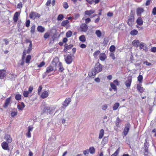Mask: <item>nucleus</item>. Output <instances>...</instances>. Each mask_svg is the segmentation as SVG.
<instances>
[{
  "instance_id": "1a4fd4ad",
  "label": "nucleus",
  "mask_w": 156,
  "mask_h": 156,
  "mask_svg": "<svg viewBox=\"0 0 156 156\" xmlns=\"http://www.w3.org/2000/svg\"><path fill=\"white\" fill-rule=\"evenodd\" d=\"M81 30L82 31L86 32L88 30L87 26L86 23H82L80 26Z\"/></svg>"
},
{
  "instance_id": "09e8293b",
  "label": "nucleus",
  "mask_w": 156,
  "mask_h": 156,
  "mask_svg": "<svg viewBox=\"0 0 156 156\" xmlns=\"http://www.w3.org/2000/svg\"><path fill=\"white\" fill-rule=\"evenodd\" d=\"M63 7L65 9H67L69 7V5L66 2H64L63 3Z\"/></svg>"
},
{
  "instance_id": "cd10ccee",
  "label": "nucleus",
  "mask_w": 156,
  "mask_h": 156,
  "mask_svg": "<svg viewBox=\"0 0 156 156\" xmlns=\"http://www.w3.org/2000/svg\"><path fill=\"white\" fill-rule=\"evenodd\" d=\"M108 140V136L104 137L102 141V143L103 144L107 143Z\"/></svg>"
},
{
  "instance_id": "dca6fc26",
  "label": "nucleus",
  "mask_w": 156,
  "mask_h": 156,
  "mask_svg": "<svg viewBox=\"0 0 156 156\" xmlns=\"http://www.w3.org/2000/svg\"><path fill=\"white\" fill-rule=\"evenodd\" d=\"M144 11V9L141 8H139L136 9V14L138 16H140L142 13Z\"/></svg>"
},
{
  "instance_id": "de8ad7c7",
  "label": "nucleus",
  "mask_w": 156,
  "mask_h": 156,
  "mask_svg": "<svg viewBox=\"0 0 156 156\" xmlns=\"http://www.w3.org/2000/svg\"><path fill=\"white\" fill-rule=\"evenodd\" d=\"M29 92L27 91H24L23 93V95L25 97H27L29 94Z\"/></svg>"
},
{
  "instance_id": "c03bdc74",
  "label": "nucleus",
  "mask_w": 156,
  "mask_h": 156,
  "mask_svg": "<svg viewBox=\"0 0 156 156\" xmlns=\"http://www.w3.org/2000/svg\"><path fill=\"white\" fill-rule=\"evenodd\" d=\"M100 50H98L96 51L93 54V55L94 57L95 58H96L99 54L100 53Z\"/></svg>"
},
{
  "instance_id": "72a5a7b5",
  "label": "nucleus",
  "mask_w": 156,
  "mask_h": 156,
  "mask_svg": "<svg viewBox=\"0 0 156 156\" xmlns=\"http://www.w3.org/2000/svg\"><path fill=\"white\" fill-rule=\"evenodd\" d=\"M89 150V152L91 154H93L95 153V149L94 147H90Z\"/></svg>"
},
{
  "instance_id": "6e6552de",
  "label": "nucleus",
  "mask_w": 156,
  "mask_h": 156,
  "mask_svg": "<svg viewBox=\"0 0 156 156\" xmlns=\"http://www.w3.org/2000/svg\"><path fill=\"white\" fill-rule=\"evenodd\" d=\"M52 109H51L50 107L45 106L43 109V112L47 114H51Z\"/></svg>"
},
{
  "instance_id": "9d476101",
  "label": "nucleus",
  "mask_w": 156,
  "mask_h": 156,
  "mask_svg": "<svg viewBox=\"0 0 156 156\" xmlns=\"http://www.w3.org/2000/svg\"><path fill=\"white\" fill-rule=\"evenodd\" d=\"M2 147L3 149L6 150H9L8 143L5 142H3L1 144Z\"/></svg>"
},
{
  "instance_id": "a878e982",
  "label": "nucleus",
  "mask_w": 156,
  "mask_h": 156,
  "mask_svg": "<svg viewBox=\"0 0 156 156\" xmlns=\"http://www.w3.org/2000/svg\"><path fill=\"white\" fill-rule=\"evenodd\" d=\"M48 95V93L47 91H45L43 92L41 95V97L42 98H45L47 97Z\"/></svg>"
},
{
  "instance_id": "774afa93",
  "label": "nucleus",
  "mask_w": 156,
  "mask_h": 156,
  "mask_svg": "<svg viewBox=\"0 0 156 156\" xmlns=\"http://www.w3.org/2000/svg\"><path fill=\"white\" fill-rule=\"evenodd\" d=\"M33 87H32L30 86L29 88L28 91L29 92V93H31V92L33 90Z\"/></svg>"
},
{
  "instance_id": "9b49d317",
  "label": "nucleus",
  "mask_w": 156,
  "mask_h": 156,
  "mask_svg": "<svg viewBox=\"0 0 156 156\" xmlns=\"http://www.w3.org/2000/svg\"><path fill=\"white\" fill-rule=\"evenodd\" d=\"M4 138L6 141L9 143H11L12 141V139L11 138L10 136L8 134H5Z\"/></svg>"
},
{
  "instance_id": "473e14b6",
  "label": "nucleus",
  "mask_w": 156,
  "mask_h": 156,
  "mask_svg": "<svg viewBox=\"0 0 156 156\" xmlns=\"http://www.w3.org/2000/svg\"><path fill=\"white\" fill-rule=\"evenodd\" d=\"M64 15L62 14H60L59 15L57 18V20L58 21H61L64 18Z\"/></svg>"
},
{
  "instance_id": "a211bd4d",
  "label": "nucleus",
  "mask_w": 156,
  "mask_h": 156,
  "mask_svg": "<svg viewBox=\"0 0 156 156\" xmlns=\"http://www.w3.org/2000/svg\"><path fill=\"white\" fill-rule=\"evenodd\" d=\"M6 76V73L4 70H0V79H3Z\"/></svg>"
},
{
  "instance_id": "7ed1b4c3",
  "label": "nucleus",
  "mask_w": 156,
  "mask_h": 156,
  "mask_svg": "<svg viewBox=\"0 0 156 156\" xmlns=\"http://www.w3.org/2000/svg\"><path fill=\"white\" fill-rule=\"evenodd\" d=\"M148 138H146L145 140V142L144 143V155L145 156H147L148 153V148L149 146L148 142H147Z\"/></svg>"
},
{
  "instance_id": "f704fd0d",
  "label": "nucleus",
  "mask_w": 156,
  "mask_h": 156,
  "mask_svg": "<svg viewBox=\"0 0 156 156\" xmlns=\"http://www.w3.org/2000/svg\"><path fill=\"white\" fill-rule=\"evenodd\" d=\"M79 40L80 41L82 42H85L86 41V38L84 35H82L80 36L79 37Z\"/></svg>"
},
{
  "instance_id": "79ce46f5",
  "label": "nucleus",
  "mask_w": 156,
  "mask_h": 156,
  "mask_svg": "<svg viewBox=\"0 0 156 156\" xmlns=\"http://www.w3.org/2000/svg\"><path fill=\"white\" fill-rule=\"evenodd\" d=\"M36 26L35 25H33L31 27L30 33L33 34L34 33Z\"/></svg>"
},
{
  "instance_id": "c85d7f7f",
  "label": "nucleus",
  "mask_w": 156,
  "mask_h": 156,
  "mask_svg": "<svg viewBox=\"0 0 156 156\" xmlns=\"http://www.w3.org/2000/svg\"><path fill=\"white\" fill-rule=\"evenodd\" d=\"M104 133V131L103 129H101L100 132L99 134V138L101 139L103 137Z\"/></svg>"
},
{
  "instance_id": "5fc2aeb1",
  "label": "nucleus",
  "mask_w": 156,
  "mask_h": 156,
  "mask_svg": "<svg viewBox=\"0 0 156 156\" xmlns=\"http://www.w3.org/2000/svg\"><path fill=\"white\" fill-rule=\"evenodd\" d=\"M107 118H108V117L107 116H105L104 117V118H103L104 121L103 122V123H104L105 122H108V121L109 119L106 120L107 119Z\"/></svg>"
},
{
  "instance_id": "393cba45",
  "label": "nucleus",
  "mask_w": 156,
  "mask_h": 156,
  "mask_svg": "<svg viewBox=\"0 0 156 156\" xmlns=\"http://www.w3.org/2000/svg\"><path fill=\"white\" fill-rule=\"evenodd\" d=\"M137 90L140 93H142L144 91V88L140 86V85L138 84L137 85Z\"/></svg>"
},
{
  "instance_id": "69168bd1",
  "label": "nucleus",
  "mask_w": 156,
  "mask_h": 156,
  "mask_svg": "<svg viewBox=\"0 0 156 156\" xmlns=\"http://www.w3.org/2000/svg\"><path fill=\"white\" fill-rule=\"evenodd\" d=\"M80 16V14L77 13L75 14L74 15V19H77Z\"/></svg>"
},
{
  "instance_id": "f257e3e1",
  "label": "nucleus",
  "mask_w": 156,
  "mask_h": 156,
  "mask_svg": "<svg viewBox=\"0 0 156 156\" xmlns=\"http://www.w3.org/2000/svg\"><path fill=\"white\" fill-rule=\"evenodd\" d=\"M102 66L99 62L95 65L94 68H92L91 71L89 73L90 76H94L97 73L100 72L102 70Z\"/></svg>"
},
{
  "instance_id": "4be33fe9",
  "label": "nucleus",
  "mask_w": 156,
  "mask_h": 156,
  "mask_svg": "<svg viewBox=\"0 0 156 156\" xmlns=\"http://www.w3.org/2000/svg\"><path fill=\"white\" fill-rule=\"evenodd\" d=\"M11 98H7L5 101V102L4 104V107L5 108L7 107L9 104V103L10 101H11Z\"/></svg>"
},
{
  "instance_id": "37998d69",
  "label": "nucleus",
  "mask_w": 156,
  "mask_h": 156,
  "mask_svg": "<svg viewBox=\"0 0 156 156\" xmlns=\"http://www.w3.org/2000/svg\"><path fill=\"white\" fill-rule=\"evenodd\" d=\"M95 34L98 37H100L101 36V33L99 30H97L96 31Z\"/></svg>"
},
{
  "instance_id": "6e6d98bb",
  "label": "nucleus",
  "mask_w": 156,
  "mask_h": 156,
  "mask_svg": "<svg viewBox=\"0 0 156 156\" xmlns=\"http://www.w3.org/2000/svg\"><path fill=\"white\" fill-rule=\"evenodd\" d=\"M110 56L113 60H115V58L114 54L113 53H111L110 54Z\"/></svg>"
},
{
  "instance_id": "58836bf2",
  "label": "nucleus",
  "mask_w": 156,
  "mask_h": 156,
  "mask_svg": "<svg viewBox=\"0 0 156 156\" xmlns=\"http://www.w3.org/2000/svg\"><path fill=\"white\" fill-rule=\"evenodd\" d=\"M72 34V32L70 30H69L66 34V36L67 37H69Z\"/></svg>"
},
{
  "instance_id": "f8f14e48",
  "label": "nucleus",
  "mask_w": 156,
  "mask_h": 156,
  "mask_svg": "<svg viewBox=\"0 0 156 156\" xmlns=\"http://www.w3.org/2000/svg\"><path fill=\"white\" fill-rule=\"evenodd\" d=\"M59 59L58 58H54L51 62L52 67H55L56 68V67L57 65V64L58 62Z\"/></svg>"
},
{
  "instance_id": "bf43d9fd",
  "label": "nucleus",
  "mask_w": 156,
  "mask_h": 156,
  "mask_svg": "<svg viewBox=\"0 0 156 156\" xmlns=\"http://www.w3.org/2000/svg\"><path fill=\"white\" fill-rule=\"evenodd\" d=\"M17 114V112H12L11 113V115L12 117H14V116L16 115Z\"/></svg>"
},
{
  "instance_id": "4c0bfd02",
  "label": "nucleus",
  "mask_w": 156,
  "mask_h": 156,
  "mask_svg": "<svg viewBox=\"0 0 156 156\" xmlns=\"http://www.w3.org/2000/svg\"><path fill=\"white\" fill-rule=\"evenodd\" d=\"M32 43H30V44L29 45V47L28 48L27 53L28 54H29L30 51H31L32 49Z\"/></svg>"
},
{
  "instance_id": "680f3d73",
  "label": "nucleus",
  "mask_w": 156,
  "mask_h": 156,
  "mask_svg": "<svg viewBox=\"0 0 156 156\" xmlns=\"http://www.w3.org/2000/svg\"><path fill=\"white\" fill-rule=\"evenodd\" d=\"M113 83H115L117 86H119L120 85L119 83L117 80H115L113 81Z\"/></svg>"
},
{
  "instance_id": "a19ab883",
  "label": "nucleus",
  "mask_w": 156,
  "mask_h": 156,
  "mask_svg": "<svg viewBox=\"0 0 156 156\" xmlns=\"http://www.w3.org/2000/svg\"><path fill=\"white\" fill-rule=\"evenodd\" d=\"M15 98L16 100L19 101L21 99V95L20 94H17L15 96Z\"/></svg>"
},
{
  "instance_id": "603ef678",
  "label": "nucleus",
  "mask_w": 156,
  "mask_h": 156,
  "mask_svg": "<svg viewBox=\"0 0 156 156\" xmlns=\"http://www.w3.org/2000/svg\"><path fill=\"white\" fill-rule=\"evenodd\" d=\"M49 33L48 32H47L44 34V37L45 39H46L48 38L49 37Z\"/></svg>"
},
{
  "instance_id": "20e7f679",
  "label": "nucleus",
  "mask_w": 156,
  "mask_h": 156,
  "mask_svg": "<svg viewBox=\"0 0 156 156\" xmlns=\"http://www.w3.org/2000/svg\"><path fill=\"white\" fill-rule=\"evenodd\" d=\"M130 125L129 122H127L125 125V127L123 131V133L125 136H126L127 134L130 129Z\"/></svg>"
},
{
  "instance_id": "412c9836",
  "label": "nucleus",
  "mask_w": 156,
  "mask_h": 156,
  "mask_svg": "<svg viewBox=\"0 0 156 156\" xmlns=\"http://www.w3.org/2000/svg\"><path fill=\"white\" fill-rule=\"evenodd\" d=\"M136 23L140 26H141L143 24V21L141 17H139L136 20Z\"/></svg>"
},
{
  "instance_id": "3c124183",
  "label": "nucleus",
  "mask_w": 156,
  "mask_h": 156,
  "mask_svg": "<svg viewBox=\"0 0 156 156\" xmlns=\"http://www.w3.org/2000/svg\"><path fill=\"white\" fill-rule=\"evenodd\" d=\"M121 122V120L120 119L119 117H117L116 119V126H118V125H119V123Z\"/></svg>"
},
{
  "instance_id": "a18cd8bd",
  "label": "nucleus",
  "mask_w": 156,
  "mask_h": 156,
  "mask_svg": "<svg viewBox=\"0 0 156 156\" xmlns=\"http://www.w3.org/2000/svg\"><path fill=\"white\" fill-rule=\"evenodd\" d=\"M31 58V56L30 55H28L26 58V62L27 63H28L30 59Z\"/></svg>"
},
{
  "instance_id": "ddd939ff",
  "label": "nucleus",
  "mask_w": 156,
  "mask_h": 156,
  "mask_svg": "<svg viewBox=\"0 0 156 156\" xmlns=\"http://www.w3.org/2000/svg\"><path fill=\"white\" fill-rule=\"evenodd\" d=\"M132 82V77H129L128 79L125 82L126 86L127 87H130Z\"/></svg>"
},
{
  "instance_id": "052dcab7",
  "label": "nucleus",
  "mask_w": 156,
  "mask_h": 156,
  "mask_svg": "<svg viewBox=\"0 0 156 156\" xmlns=\"http://www.w3.org/2000/svg\"><path fill=\"white\" fill-rule=\"evenodd\" d=\"M152 13L154 15H156V7H154L152 9Z\"/></svg>"
},
{
  "instance_id": "6ab92c4d",
  "label": "nucleus",
  "mask_w": 156,
  "mask_h": 156,
  "mask_svg": "<svg viewBox=\"0 0 156 156\" xmlns=\"http://www.w3.org/2000/svg\"><path fill=\"white\" fill-rule=\"evenodd\" d=\"M140 41L138 40H134L132 42V44L133 46L138 47L140 45Z\"/></svg>"
},
{
  "instance_id": "4d7b16f0",
  "label": "nucleus",
  "mask_w": 156,
  "mask_h": 156,
  "mask_svg": "<svg viewBox=\"0 0 156 156\" xmlns=\"http://www.w3.org/2000/svg\"><path fill=\"white\" fill-rule=\"evenodd\" d=\"M45 65V63L44 62H41L38 66V67H41Z\"/></svg>"
},
{
  "instance_id": "2f4dec72",
  "label": "nucleus",
  "mask_w": 156,
  "mask_h": 156,
  "mask_svg": "<svg viewBox=\"0 0 156 156\" xmlns=\"http://www.w3.org/2000/svg\"><path fill=\"white\" fill-rule=\"evenodd\" d=\"M110 86L112 89H113L115 91H117V89L116 86L113 83H110Z\"/></svg>"
},
{
  "instance_id": "338daca9",
  "label": "nucleus",
  "mask_w": 156,
  "mask_h": 156,
  "mask_svg": "<svg viewBox=\"0 0 156 156\" xmlns=\"http://www.w3.org/2000/svg\"><path fill=\"white\" fill-rule=\"evenodd\" d=\"M17 108H18L21 110H22L23 108L20 104L17 105Z\"/></svg>"
},
{
  "instance_id": "2eb2a0df",
  "label": "nucleus",
  "mask_w": 156,
  "mask_h": 156,
  "mask_svg": "<svg viewBox=\"0 0 156 156\" xmlns=\"http://www.w3.org/2000/svg\"><path fill=\"white\" fill-rule=\"evenodd\" d=\"M20 12H16L14 15L13 20L15 22H17L18 20V17L20 15Z\"/></svg>"
},
{
  "instance_id": "7c9ffc66",
  "label": "nucleus",
  "mask_w": 156,
  "mask_h": 156,
  "mask_svg": "<svg viewBox=\"0 0 156 156\" xmlns=\"http://www.w3.org/2000/svg\"><path fill=\"white\" fill-rule=\"evenodd\" d=\"M69 23V21L68 20H66L63 21L61 23V25L63 27H65Z\"/></svg>"
},
{
  "instance_id": "f3484780",
  "label": "nucleus",
  "mask_w": 156,
  "mask_h": 156,
  "mask_svg": "<svg viewBox=\"0 0 156 156\" xmlns=\"http://www.w3.org/2000/svg\"><path fill=\"white\" fill-rule=\"evenodd\" d=\"M71 100L70 98L66 99L65 100L63 103V105L65 107L67 106L69 104V103L71 101Z\"/></svg>"
},
{
  "instance_id": "e2e57ef3",
  "label": "nucleus",
  "mask_w": 156,
  "mask_h": 156,
  "mask_svg": "<svg viewBox=\"0 0 156 156\" xmlns=\"http://www.w3.org/2000/svg\"><path fill=\"white\" fill-rule=\"evenodd\" d=\"M91 21V19L89 18H88L85 20V23L87 24L90 23Z\"/></svg>"
},
{
  "instance_id": "0e129e2a",
  "label": "nucleus",
  "mask_w": 156,
  "mask_h": 156,
  "mask_svg": "<svg viewBox=\"0 0 156 156\" xmlns=\"http://www.w3.org/2000/svg\"><path fill=\"white\" fill-rule=\"evenodd\" d=\"M151 52H156V47L152 48L151 49Z\"/></svg>"
},
{
  "instance_id": "423d86ee",
  "label": "nucleus",
  "mask_w": 156,
  "mask_h": 156,
  "mask_svg": "<svg viewBox=\"0 0 156 156\" xmlns=\"http://www.w3.org/2000/svg\"><path fill=\"white\" fill-rule=\"evenodd\" d=\"M139 47L140 49H143L146 52L148 51L147 46L144 43L142 42L140 43V44Z\"/></svg>"
},
{
  "instance_id": "ea45409f",
  "label": "nucleus",
  "mask_w": 156,
  "mask_h": 156,
  "mask_svg": "<svg viewBox=\"0 0 156 156\" xmlns=\"http://www.w3.org/2000/svg\"><path fill=\"white\" fill-rule=\"evenodd\" d=\"M138 33V31L136 30H133L130 32V34L132 35H136Z\"/></svg>"
},
{
  "instance_id": "c756f323",
  "label": "nucleus",
  "mask_w": 156,
  "mask_h": 156,
  "mask_svg": "<svg viewBox=\"0 0 156 156\" xmlns=\"http://www.w3.org/2000/svg\"><path fill=\"white\" fill-rule=\"evenodd\" d=\"M119 106V104L117 102L115 103L113 106V110H116L118 108Z\"/></svg>"
},
{
  "instance_id": "e433bc0d",
  "label": "nucleus",
  "mask_w": 156,
  "mask_h": 156,
  "mask_svg": "<svg viewBox=\"0 0 156 156\" xmlns=\"http://www.w3.org/2000/svg\"><path fill=\"white\" fill-rule=\"evenodd\" d=\"M119 150L120 148H118L115 153L111 155V156H117L119 153Z\"/></svg>"
},
{
  "instance_id": "49530a36",
  "label": "nucleus",
  "mask_w": 156,
  "mask_h": 156,
  "mask_svg": "<svg viewBox=\"0 0 156 156\" xmlns=\"http://www.w3.org/2000/svg\"><path fill=\"white\" fill-rule=\"evenodd\" d=\"M143 78V76L141 75H139V76L137 77L138 80L140 83H141L142 82Z\"/></svg>"
},
{
  "instance_id": "bb28decb",
  "label": "nucleus",
  "mask_w": 156,
  "mask_h": 156,
  "mask_svg": "<svg viewBox=\"0 0 156 156\" xmlns=\"http://www.w3.org/2000/svg\"><path fill=\"white\" fill-rule=\"evenodd\" d=\"M58 67L59 71L62 72L64 70V68L63 67L62 63L60 62L58 64Z\"/></svg>"
},
{
  "instance_id": "5701e85b",
  "label": "nucleus",
  "mask_w": 156,
  "mask_h": 156,
  "mask_svg": "<svg viewBox=\"0 0 156 156\" xmlns=\"http://www.w3.org/2000/svg\"><path fill=\"white\" fill-rule=\"evenodd\" d=\"M37 30L38 32L43 33L45 31V29L44 28L41 26H39L37 27Z\"/></svg>"
},
{
  "instance_id": "864d4df0",
  "label": "nucleus",
  "mask_w": 156,
  "mask_h": 156,
  "mask_svg": "<svg viewBox=\"0 0 156 156\" xmlns=\"http://www.w3.org/2000/svg\"><path fill=\"white\" fill-rule=\"evenodd\" d=\"M89 151L88 149L84 150L83 151V154L86 156H87L88 155V154H89Z\"/></svg>"
},
{
  "instance_id": "39448f33",
  "label": "nucleus",
  "mask_w": 156,
  "mask_h": 156,
  "mask_svg": "<svg viewBox=\"0 0 156 156\" xmlns=\"http://www.w3.org/2000/svg\"><path fill=\"white\" fill-rule=\"evenodd\" d=\"M41 16L40 14L35 12H31L29 14V17L30 19H34L36 17H37L39 18Z\"/></svg>"
},
{
  "instance_id": "b1692460",
  "label": "nucleus",
  "mask_w": 156,
  "mask_h": 156,
  "mask_svg": "<svg viewBox=\"0 0 156 156\" xmlns=\"http://www.w3.org/2000/svg\"><path fill=\"white\" fill-rule=\"evenodd\" d=\"M54 70L53 67L52 66L50 65L48 67H47L46 69V73H49L52 71Z\"/></svg>"
},
{
  "instance_id": "aec40b11",
  "label": "nucleus",
  "mask_w": 156,
  "mask_h": 156,
  "mask_svg": "<svg viewBox=\"0 0 156 156\" xmlns=\"http://www.w3.org/2000/svg\"><path fill=\"white\" fill-rule=\"evenodd\" d=\"M95 11L94 10L91 9L89 10H86L85 12V15L90 16L91 14L94 13Z\"/></svg>"
},
{
  "instance_id": "0eeeda50",
  "label": "nucleus",
  "mask_w": 156,
  "mask_h": 156,
  "mask_svg": "<svg viewBox=\"0 0 156 156\" xmlns=\"http://www.w3.org/2000/svg\"><path fill=\"white\" fill-rule=\"evenodd\" d=\"M66 62L68 64H70L73 61V58L70 55H68L65 58Z\"/></svg>"
},
{
  "instance_id": "4468645a",
  "label": "nucleus",
  "mask_w": 156,
  "mask_h": 156,
  "mask_svg": "<svg viewBox=\"0 0 156 156\" xmlns=\"http://www.w3.org/2000/svg\"><path fill=\"white\" fill-rule=\"evenodd\" d=\"M107 56L105 53H102L99 55V58L101 61H104L106 58Z\"/></svg>"
},
{
  "instance_id": "f03ea898",
  "label": "nucleus",
  "mask_w": 156,
  "mask_h": 156,
  "mask_svg": "<svg viewBox=\"0 0 156 156\" xmlns=\"http://www.w3.org/2000/svg\"><path fill=\"white\" fill-rule=\"evenodd\" d=\"M134 16L131 11L129 16L128 17V20L127 21V23L129 26L132 27L133 25V23L134 22Z\"/></svg>"
},
{
  "instance_id": "8fccbe9b",
  "label": "nucleus",
  "mask_w": 156,
  "mask_h": 156,
  "mask_svg": "<svg viewBox=\"0 0 156 156\" xmlns=\"http://www.w3.org/2000/svg\"><path fill=\"white\" fill-rule=\"evenodd\" d=\"M30 21L29 20H26V26L27 27H28L30 26Z\"/></svg>"
},
{
  "instance_id": "13d9d810",
  "label": "nucleus",
  "mask_w": 156,
  "mask_h": 156,
  "mask_svg": "<svg viewBox=\"0 0 156 156\" xmlns=\"http://www.w3.org/2000/svg\"><path fill=\"white\" fill-rule=\"evenodd\" d=\"M107 108L108 106L106 104H105L102 106V109L104 110H105Z\"/></svg>"
},
{
  "instance_id": "c9c22d12",
  "label": "nucleus",
  "mask_w": 156,
  "mask_h": 156,
  "mask_svg": "<svg viewBox=\"0 0 156 156\" xmlns=\"http://www.w3.org/2000/svg\"><path fill=\"white\" fill-rule=\"evenodd\" d=\"M115 50V47L114 45H111L109 48V50L112 53L114 52Z\"/></svg>"
}]
</instances>
